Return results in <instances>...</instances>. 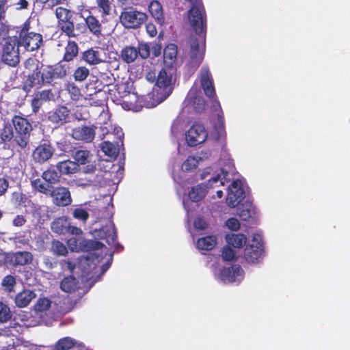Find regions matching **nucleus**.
Returning <instances> with one entry per match:
<instances>
[{
    "label": "nucleus",
    "instance_id": "f257e3e1",
    "mask_svg": "<svg viewBox=\"0 0 350 350\" xmlns=\"http://www.w3.org/2000/svg\"><path fill=\"white\" fill-rule=\"evenodd\" d=\"M191 5L188 18L196 36L189 38L190 49L187 66L193 71L202 62L206 50L207 18L202 0H186Z\"/></svg>",
    "mask_w": 350,
    "mask_h": 350
},
{
    "label": "nucleus",
    "instance_id": "f03ea898",
    "mask_svg": "<svg viewBox=\"0 0 350 350\" xmlns=\"http://www.w3.org/2000/svg\"><path fill=\"white\" fill-rule=\"evenodd\" d=\"M55 15L57 19V27L62 34H64L69 38H77L81 35L85 34L88 30L96 37L102 35V22L90 11L86 16L81 15L84 23L77 24L73 21V12L69 9L57 7L55 10Z\"/></svg>",
    "mask_w": 350,
    "mask_h": 350
},
{
    "label": "nucleus",
    "instance_id": "7ed1b4c3",
    "mask_svg": "<svg viewBox=\"0 0 350 350\" xmlns=\"http://www.w3.org/2000/svg\"><path fill=\"white\" fill-rule=\"evenodd\" d=\"M11 124L16 135L15 141L18 142L22 152H25L30 146L32 123L26 116L19 113L12 117Z\"/></svg>",
    "mask_w": 350,
    "mask_h": 350
},
{
    "label": "nucleus",
    "instance_id": "20e7f679",
    "mask_svg": "<svg viewBox=\"0 0 350 350\" xmlns=\"http://www.w3.org/2000/svg\"><path fill=\"white\" fill-rule=\"evenodd\" d=\"M55 79L52 66H44L41 64L33 72L27 77L23 84V90L29 93L34 86L42 88L46 84H50Z\"/></svg>",
    "mask_w": 350,
    "mask_h": 350
},
{
    "label": "nucleus",
    "instance_id": "39448f33",
    "mask_svg": "<svg viewBox=\"0 0 350 350\" xmlns=\"http://www.w3.org/2000/svg\"><path fill=\"white\" fill-rule=\"evenodd\" d=\"M37 183H39L37 185L39 192L46 196H50L53 204L57 206H67L72 204V198L68 187L61 186L49 189L48 185L45 186L39 181H37Z\"/></svg>",
    "mask_w": 350,
    "mask_h": 350
},
{
    "label": "nucleus",
    "instance_id": "423d86ee",
    "mask_svg": "<svg viewBox=\"0 0 350 350\" xmlns=\"http://www.w3.org/2000/svg\"><path fill=\"white\" fill-rule=\"evenodd\" d=\"M148 19L147 14L133 6L124 7L120 15V21L126 29L139 28Z\"/></svg>",
    "mask_w": 350,
    "mask_h": 350
},
{
    "label": "nucleus",
    "instance_id": "0eeeda50",
    "mask_svg": "<svg viewBox=\"0 0 350 350\" xmlns=\"http://www.w3.org/2000/svg\"><path fill=\"white\" fill-rule=\"evenodd\" d=\"M29 22L26 21L20 30L16 31L18 33V44L24 46L27 51H33L40 48L42 44V36L40 33L29 31Z\"/></svg>",
    "mask_w": 350,
    "mask_h": 350
},
{
    "label": "nucleus",
    "instance_id": "6e6552de",
    "mask_svg": "<svg viewBox=\"0 0 350 350\" xmlns=\"http://www.w3.org/2000/svg\"><path fill=\"white\" fill-rule=\"evenodd\" d=\"M200 81L204 94L210 98H214L211 105L214 111H221L220 103L215 98L216 92L213 85V79L208 66L202 67L200 72Z\"/></svg>",
    "mask_w": 350,
    "mask_h": 350
},
{
    "label": "nucleus",
    "instance_id": "1a4fd4ad",
    "mask_svg": "<svg viewBox=\"0 0 350 350\" xmlns=\"http://www.w3.org/2000/svg\"><path fill=\"white\" fill-rule=\"evenodd\" d=\"M17 36H8L3 45L2 61L12 67H16L20 62Z\"/></svg>",
    "mask_w": 350,
    "mask_h": 350
},
{
    "label": "nucleus",
    "instance_id": "9d476101",
    "mask_svg": "<svg viewBox=\"0 0 350 350\" xmlns=\"http://www.w3.org/2000/svg\"><path fill=\"white\" fill-rule=\"evenodd\" d=\"M55 152V148L51 141L48 139H42L32 151V160L36 164L43 165L50 161Z\"/></svg>",
    "mask_w": 350,
    "mask_h": 350
},
{
    "label": "nucleus",
    "instance_id": "9b49d317",
    "mask_svg": "<svg viewBox=\"0 0 350 350\" xmlns=\"http://www.w3.org/2000/svg\"><path fill=\"white\" fill-rule=\"evenodd\" d=\"M264 252L263 241L260 235L254 234L252 240L244 250L243 257L248 263H258Z\"/></svg>",
    "mask_w": 350,
    "mask_h": 350
},
{
    "label": "nucleus",
    "instance_id": "f8f14e48",
    "mask_svg": "<svg viewBox=\"0 0 350 350\" xmlns=\"http://www.w3.org/2000/svg\"><path fill=\"white\" fill-rule=\"evenodd\" d=\"M43 180L40 178H36L31 180V184L34 190L39 192V188L37 187L39 183H37V181H39L42 184L45 186L48 185L49 189L53 188L54 185L58 184L61 182V175L58 170L56 169L55 165H51L46 170H44L41 175Z\"/></svg>",
    "mask_w": 350,
    "mask_h": 350
},
{
    "label": "nucleus",
    "instance_id": "ddd939ff",
    "mask_svg": "<svg viewBox=\"0 0 350 350\" xmlns=\"http://www.w3.org/2000/svg\"><path fill=\"white\" fill-rule=\"evenodd\" d=\"M226 197L227 204L232 208L236 207L245 198V191L240 180H234L228 187Z\"/></svg>",
    "mask_w": 350,
    "mask_h": 350
},
{
    "label": "nucleus",
    "instance_id": "4468645a",
    "mask_svg": "<svg viewBox=\"0 0 350 350\" xmlns=\"http://www.w3.org/2000/svg\"><path fill=\"white\" fill-rule=\"evenodd\" d=\"M208 133L201 124H194L185 133L186 141L189 146H196L204 142Z\"/></svg>",
    "mask_w": 350,
    "mask_h": 350
},
{
    "label": "nucleus",
    "instance_id": "2eb2a0df",
    "mask_svg": "<svg viewBox=\"0 0 350 350\" xmlns=\"http://www.w3.org/2000/svg\"><path fill=\"white\" fill-rule=\"evenodd\" d=\"M98 235L101 239H105L107 243L116 251L120 252L124 249L117 241V231L113 222L111 221L109 225L103 226L99 230Z\"/></svg>",
    "mask_w": 350,
    "mask_h": 350
},
{
    "label": "nucleus",
    "instance_id": "dca6fc26",
    "mask_svg": "<svg viewBox=\"0 0 350 350\" xmlns=\"http://www.w3.org/2000/svg\"><path fill=\"white\" fill-rule=\"evenodd\" d=\"M96 129L94 125L77 126L72 129V137L76 140L90 143L94 139Z\"/></svg>",
    "mask_w": 350,
    "mask_h": 350
},
{
    "label": "nucleus",
    "instance_id": "f3484780",
    "mask_svg": "<svg viewBox=\"0 0 350 350\" xmlns=\"http://www.w3.org/2000/svg\"><path fill=\"white\" fill-rule=\"evenodd\" d=\"M16 135L14 131L13 126L11 124H5L0 131V139L1 142L7 144H10V148L12 150H16L17 152H21V147L18 142L15 141Z\"/></svg>",
    "mask_w": 350,
    "mask_h": 350
},
{
    "label": "nucleus",
    "instance_id": "a211bd4d",
    "mask_svg": "<svg viewBox=\"0 0 350 350\" xmlns=\"http://www.w3.org/2000/svg\"><path fill=\"white\" fill-rule=\"evenodd\" d=\"M156 85L158 88L157 92L164 95L165 98L167 97L172 91V77L168 76L165 68H162L157 76L156 80Z\"/></svg>",
    "mask_w": 350,
    "mask_h": 350
},
{
    "label": "nucleus",
    "instance_id": "6ab92c4d",
    "mask_svg": "<svg viewBox=\"0 0 350 350\" xmlns=\"http://www.w3.org/2000/svg\"><path fill=\"white\" fill-rule=\"evenodd\" d=\"M69 116V110L66 107L59 106L47 113V120L59 127L66 122V118Z\"/></svg>",
    "mask_w": 350,
    "mask_h": 350
},
{
    "label": "nucleus",
    "instance_id": "aec40b11",
    "mask_svg": "<svg viewBox=\"0 0 350 350\" xmlns=\"http://www.w3.org/2000/svg\"><path fill=\"white\" fill-rule=\"evenodd\" d=\"M243 271L240 265H232L224 267L220 271V278L224 282H234L239 277H242Z\"/></svg>",
    "mask_w": 350,
    "mask_h": 350
},
{
    "label": "nucleus",
    "instance_id": "412c9836",
    "mask_svg": "<svg viewBox=\"0 0 350 350\" xmlns=\"http://www.w3.org/2000/svg\"><path fill=\"white\" fill-rule=\"evenodd\" d=\"M81 59L90 66L97 65L103 62L100 51L94 48L83 51L81 54Z\"/></svg>",
    "mask_w": 350,
    "mask_h": 350
},
{
    "label": "nucleus",
    "instance_id": "4be33fe9",
    "mask_svg": "<svg viewBox=\"0 0 350 350\" xmlns=\"http://www.w3.org/2000/svg\"><path fill=\"white\" fill-rule=\"evenodd\" d=\"M33 255L28 251H18L12 253L10 262L15 266H24L31 263Z\"/></svg>",
    "mask_w": 350,
    "mask_h": 350
},
{
    "label": "nucleus",
    "instance_id": "5701e85b",
    "mask_svg": "<svg viewBox=\"0 0 350 350\" xmlns=\"http://www.w3.org/2000/svg\"><path fill=\"white\" fill-rule=\"evenodd\" d=\"M36 297V294L34 291L29 289H25L16 294L14 299L15 304L18 308H25L27 307Z\"/></svg>",
    "mask_w": 350,
    "mask_h": 350
},
{
    "label": "nucleus",
    "instance_id": "b1692460",
    "mask_svg": "<svg viewBox=\"0 0 350 350\" xmlns=\"http://www.w3.org/2000/svg\"><path fill=\"white\" fill-rule=\"evenodd\" d=\"M55 167L61 176L72 174L78 170L77 163L70 159L58 161L55 165Z\"/></svg>",
    "mask_w": 350,
    "mask_h": 350
},
{
    "label": "nucleus",
    "instance_id": "393cba45",
    "mask_svg": "<svg viewBox=\"0 0 350 350\" xmlns=\"http://www.w3.org/2000/svg\"><path fill=\"white\" fill-rule=\"evenodd\" d=\"M51 230L57 234H65L69 230V224L66 217L55 219L51 224Z\"/></svg>",
    "mask_w": 350,
    "mask_h": 350
},
{
    "label": "nucleus",
    "instance_id": "a878e982",
    "mask_svg": "<svg viewBox=\"0 0 350 350\" xmlns=\"http://www.w3.org/2000/svg\"><path fill=\"white\" fill-rule=\"evenodd\" d=\"M79 46L74 40H68L65 46L62 61L69 62L72 61L79 54Z\"/></svg>",
    "mask_w": 350,
    "mask_h": 350
},
{
    "label": "nucleus",
    "instance_id": "bb28decb",
    "mask_svg": "<svg viewBox=\"0 0 350 350\" xmlns=\"http://www.w3.org/2000/svg\"><path fill=\"white\" fill-rule=\"evenodd\" d=\"M148 10L151 16L159 25L164 23L165 18L161 4L158 1H152L148 5Z\"/></svg>",
    "mask_w": 350,
    "mask_h": 350
},
{
    "label": "nucleus",
    "instance_id": "cd10ccee",
    "mask_svg": "<svg viewBox=\"0 0 350 350\" xmlns=\"http://www.w3.org/2000/svg\"><path fill=\"white\" fill-rule=\"evenodd\" d=\"M178 54L177 45L174 43L168 44L163 51V61L167 66H172L176 60Z\"/></svg>",
    "mask_w": 350,
    "mask_h": 350
},
{
    "label": "nucleus",
    "instance_id": "c85d7f7f",
    "mask_svg": "<svg viewBox=\"0 0 350 350\" xmlns=\"http://www.w3.org/2000/svg\"><path fill=\"white\" fill-rule=\"evenodd\" d=\"M120 57L126 64L134 62L137 58L136 47L130 45L123 47L120 51Z\"/></svg>",
    "mask_w": 350,
    "mask_h": 350
},
{
    "label": "nucleus",
    "instance_id": "c756f323",
    "mask_svg": "<svg viewBox=\"0 0 350 350\" xmlns=\"http://www.w3.org/2000/svg\"><path fill=\"white\" fill-rule=\"evenodd\" d=\"M216 243V237L214 235H208L198 239L196 243V246L199 250L210 251L215 247Z\"/></svg>",
    "mask_w": 350,
    "mask_h": 350
},
{
    "label": "nucleus",
    "instance_id": "7c9ffc66",
    "mask_svg": "<svg viewBox=\"0 0 350 350\" xmlns=\"http://www.w3.org/2000/svg\"><path fill=\"white\" fill-rule=\"evenodd\" d=\"M206 192V187L203 184H199L191 189L188 196L192 202H198L205 197Z\"/></svg>",
    "mask_w": 350,
    "mask_h": 350
},
{
    "label": "nucleus",
    "instance_id": "2f4dec72",
    "mask_svg": "<svg viewBox=\"0 0 350 350\" xmlns=\"http://www.w3.org/2000/svg\"><path fill=\"white\" fill-rule=\"evenodd\" d=\"M73 159L75 160V162L77 165H85L91 161L92 154L90 151L86 149H79L75 150L72 154Z\"/></svg>",
    "mask_w": 350,
    "mask_h": 350
},
{
    "label": "nucleus",
    "instance_id": "473e14b6",
    "mask_svg": "<svg viewBox=\"0 0 350 350\" xmlns=\"http://www.w3.org/2000/svg\"><path fill=\"white\" fill-rule=\"evenodd\" d=\"M101 150L105 155L111 158L116 159L120 152L118 144H113L109 141H105L102 144Z\"/></svg>",
    "mask_w": 350,
    "mask_h": 350
},
{
    "label": "nucleus",
    "instance_id": "72a5a7b5",
    "mask_svg": "<svg viewBox=\"0 0 350 350\" xmlns=\"http://www.w3.org/2000/svg\"><path fill=\"white\" fill-rule=\"evenodd\" d=\"M226 239L228 245L236 248L242 247L247 241V238L243 234H227Z\"/></svg>",
    "mask_w": 350,
    "mask_h": 350
},
{
    "label": "nucleus",
    "instance_id": "f704fd0d",
    "mask_svg": "<svg viewBox=\"0 0 350 350\" xmlns=\"http://www.w3.org/2000/svg\"><path fill=\"white\" fill-rule=\"evenodd\" d=\"M57 148L61 152V154H72L75 150L76 148L70 140L62 138L56 143Z\"/></svg>",
    "mask_w": 350,
    "mask_h": 350
},
{
    "label": "nucleus",
    "instance_id": "c9c22d12",
    "mask_svg": "<svg viewBox=\"0 0 350 350\" xmlns=\"http://www.w3.org/2000/svg\"><path fill=\"white\" fill-rule=\"evenodd\" d=\"M50 250L56 256H66L68 252L66 246L57 239L51 241Z\"/></svg>",
    "mask_w": 350,
    "mask_h": 350
},
{
    "label": "nucleus",
    "instance_id": "e433bc0d",
    "mask_svg": "<svg viewBox=\"0 0 350 350\" xmlns=\"http://www.w3.org/2000/svg\"><path fill=\"white\" fill-rule=\"evenodd\" d=\"M231 180L230 174L228 171L225 170L224 169L221 170V174H219L214 177L211 178L208 180V184L211 186L215 183H217L219 182V185H225L226 183H229Z\"/></svg>",
    "mask_w": 350,
    "mask_h": 350
},
{
    "label": "nucleus",
    "instance_id": "4c0bfd02",
    "mask_svg": "<svg viewBox=\"0 0 350 350\" xmlns=\"http://www.w3.org/2000/svg\"><path fill=\"white\" fill-rule=\"evenodd\" d=\"M77 345V341L70 337H64L55 345V350H69Z\"/></svg>",
    "mask_w": 350,
    "mask_h": 350
},
{
    "label": "nucleus",
    "instance_id": "58836bf2",
    "mask_svg": "<svg viewBox=\"0 0 350 350\" xmlns=\"http://www.w3.org/2000/svg\"><path fill=\"white\" fill-rule=\"evenodd\" d=\"M72 217L75 219L82 222L83 224H85L90 217L88 209L85 208L82 205H80L73 210Z\"/></svg>",
    "mask_w": 350,
    "mask_h": 350
},
{
    "label": "nucleus",
    "instance_id": "ea45409f",
    "mask_svg": "<svg viewBox=\"0 0 350 350\" xmlns=\"http://www.w3.org/2000/svg\"><path fill=\"white\" fill-rule=\"evenodd\" d=\"M95 1L102 17H105L111 14L112 3L110 0Z\"/></svg>",
    "mask_w": 350,
    "mask_h": 350
},
{
    "label": "nucleus",
    "instance_id": "a19ab883",
    "mask_svg": "<svg viewBox=\"0 0 350 350\" xmlns=\"http://www.w3.org/2000/svg\"><path fill=\"white\" fill-rule=\"evenodd\" d=\"M61 289L66 293L75 291L76 288V280L73 276L64 278L60 283Z\"/></svg>",
    "mask_w": 350,
    "mask_h": 350
},
{
    "label": "nucleus",
    "instance_id": "79ce46f5",
    "mask_svg": "<svg viewBox=\"0 0 350 350\" xmlns=\"http://www.w3.org/2000/svg\"><path fill=\"white\" fill-rule=\"evenodd\" d=\"M198 165V160L193 156H189L183 163L181 170L183 172H192L195 170Z\"/></svg>",
    "mask_w": 350,
    "mask_h": 350
},
{
    "label": "nucleus",
    "instance_id": "37998d69",
    "mask_svg": "<svg viewBox=\"0 0 350 350\" xmlns=\"http://www.w3.org/2000/svg\"><path fill=\"white\" fill-rule=\"evenodd\" d=\"M237 215L243 221H248L252 217V204H241L237 208Z\"/></svg>",
    "mask_w": 350,
    "mask_h": 350
},
{
    "label": "nucleus",
    "instance_id": "c03bdc74",
    "mask_svg": "<svg viewBox=\"0 0 350 350\" xmlns=\"http://www.w3.org/2000/svg\"><path fill=\"white\" fill-rule=\"evenodd\" d=\"M69 66L66 64H62L61 62L52 66L53 72L55 79H61L66 76Z\"/></svg>",
    "mask_w": 350,
    "mask_h": 350
},
{
    "label": "nucleus",
    "instance_id": "a18cd8bd",
    "mask_svg": "<svg viewBox=\"0 0 350 350\" xmlns=\"http://www.w3.org/2000/svg\"><path fill=\"white\" fill-rule=\"evenodd\" d=\"M90 75V70L85 66H79L74 72L73 77L77 81H83Z\"/></svg>",
    "mask_w": 350,
    "mask_h": 350
},
{
    "label": "nucleus",
    "instance_id": "49530a36",
    "mask_svg": "<svg viewBox=\"0 0 350 350\" xmlns=\"http://www.w3.org/2000/svg\"><path fill=\"white\" fill-rule=\"evenodd\" d=\"M136 100V95L135 94H130L129 92L127 94H125L122 97V105L124 109H131V108L135 107Z\"/></svg>",
    "mask_w": 350,
    "mask_h": 350
},
{
    "label": "nucleus",
    "instance_id": "de8ad7c7",
    "mask_svg": "<svg viewBox=\"0 0 350 350\" xmlns=\"http://www.w3.org/2000/svg\"><path fill=\"white\" fill-rule=\"evenodd\" d=\"M12 317L10 308L2 301H0V322L8 321Z\"/></svg>",
    "mask_w": 350,
    "mask_h": 350
},
{
    "label": "nucleus",
    "instance_id": "09e8293b",
    "mask_svg": "<svg viewBox=\"0 0 350 350\" xmlns=\"http://www.w3.org/2000/svg\"><path fill=\"white\" fill-rule=\"evenodd\" d=\"M51 302L47 298H40L36 303L34 308L38 312H44L49 309Z\"/></svg>",
    "mask_w": 350,
    "mask_h": 350
},
{
    "label": "nucleus",
    "instance_id": "8fccbe9b",
    "mask_svg": "<svg viewBox=\"0 0 350 350\" xmlns=\"http://www.w3.org/2000/svg\"><path fill=\"white\" fill-rule=\"evenodd\" d=\"M37 2L43 5L46 9L53 10L55 7L64 4L67 0H36Z\"/></svg>",
    "mask_w": 350,
    "mask_h": 350
},
{
    "label": "nucleus",
    "instance_id": "3c124183",
    "mask_svg": "<svg viewBox=\"0 0 350 350\" xmlns=\"http://www.w3.org/2000/svg\"><path fill=\"white\" fill-rule=\"evenodd\" d=\"M10 7L17 10H27L29 7L30 0H9Z\"/></svg>",
    "mask_w": 350,
    "mask_h": 350
},
{
    "label": "nucleus",
    "instance_id": "603ef678",
    "mask_svg": "<svg viewBox=\"0 0 350 350\" xmlns=\"http://www.w3.org/2000/svg\"><path fill=\"white\" fill-rule=\"evenodd\" d=\"M35 96H37L42 103L50 101L54 97L52 90L51 89L38 92L35 94Z\"/></svg>",
    "mask_w": 350,
    "mask_h": 350
},
{
    "label": "nucleus",
    "instance_id": "864d4df0",
    "mask_svg": "<svg viewBox=\"0 0 350 350\" xmlns=\"http://www.w3.org/2000/svg\"><path fill=\"white\" fill-rule=\"evenodd\" d=\"M221 256L225 261H232L237 258L234 250L228 245H226L223 247Z\"/></svg>",
    "mask_w": 350,
    "mask_h": 350
},
{
    "label": "nucleus",
    "instance_id": "5fc2aeb1",
    "mask_svg": "<svg viewBox=\"0 0 350 350\" xmlns=\"http://www.w3.org/2000/svg\"><path fill=\"white\" fill-rule=\"evenodd\" d=\"M136 51L137 56L139 55L142 59H146L150 55V47L146 43H139Z\"/></svg>",
    "mask_w": 350,
    "mask_h": 350
},
{
    "label": "nucleus",
    "instance_id": "6e6d98bb",
    "mask_svg": "<svg viewBox=\"0 0 350 350\" xmlns=\"http://www.w3.org/2000/svg\"><path fill=\"white\" fill-rule=\"evenodd\" d=\"M68 91L73 100H79L82 97L80 89L74 84L68 85Z\"/></svg>",
    "mask_w": 350,
    "mask_h": 350
},
{
    "label": "nucleus",
    "instance_id": "4d7b16f0",
    "mask_svg": "<svg viewBox=\"0 0 350 350\" xmlns=\"http://www.w3.org/2000/svg\"><path fill=\"white\" fill-rule=\"evenodd\" d=\"M226 226L230 230L237 231L240 228V222L237 218L231 217L226 221Z\"/></svg>",
    "mask_w": 350,
    "mask_h": 350
},
{
    "label": "nucleus",
    "instance_id": "13d9d810",
    "mask_svg": "<svg viewBox=\"0 0 350 350\" xmlns=\"http://www.w3.org/2000/svg\"><path fill=\"white\" fill-rule=\"evenodd\" d=\"M104 244L99 241L90 240L86 242L85 247L91 250H97L102 249L104 247Z\"/></svg>",
    "mask_w": 350,
    "mask_h": 350
},
{
    "label": "nucleus",
    "instance_id": "bf43d9fd",
    "mask_svg": "<svg viewBox=\"0 0 350 350\" xmlns=\"http://www.w3.org/2000/svg\"><path fill=\"white\" fill-rule=\"evenodd\" d=\"M43 103H42L37 96L34 95L31 102L32 112L37 113L42 106Z\"/></svg>",
    "mask_w": 350,
    "mask_h": 350
},
{
    "label": "nucleus",
    "instance_id": "052dcab7",
    "mask_svg": "<svg viewBox=\"0 0 350 350\" xmlns=\"http://www.w3.org/2000/svg\"><path fill=\"white\" fill-rule=\"evenodd\" d=\"M193 224L195 228L197 230H205L207 228V223L206 220L201 217L196 218Z\"/></svg>",
    "mask_w": 350,
    "mask_h": 350
},
{
    "label": "nucleus",
    "instance_id": "680f3d73",
    "mask_svg": "<svg viewBox=\"0 0 350 350\" xmlns=\"http://www.w3.org/2000/svg\"><path fill=\"white\" fill-rule=\"evenodd\" d=\"M9 187V182L5 177L0 178V196L4 195Z\"/></svg>",
    "mask_w": 350,
    "mask_h": 350
},
{
    "label": "nucleus",
    "instance_id": "e2e57ef3",
    "mask_svg": "<svg viewBox=\"0 0 350 350\" xmlns=\"http://www.w3.org/2000/svg\"><path fill=\"white\" fill-rule=\"evenodd\" d=\"M25 222L26 219L25 217L22 215H18L14 218L12 224L16 227H21L25 224Z\"/></svg>",
    "mask_w": 350,
    "mask_h": 350
},
{
    "label": "nucleus",
    "instance_id": "0e129e2a",
    "mask_svg": "<svg viewBox=\"0 0 350 350\" xmlns=\"http://www.w3.org/2000/svg\"><path fill=\"white\" fill-rule=\"evenodd\" d=\"M96 170V166L94 163H88L83 167V172L85 174H94Z\"/></svg>",
    "mask_w": 350,
    "mask_h": 350
},
{
    "label": "nucleus",
    "instance_id": "69168bd1",
    "mask_svg": "<svg viewBox=\"0 0 350 350\" xmlns=\"http://www.w3.org/2000/svg\"><path fill=\"white\" fill-rule=\"evenodd\" d=\"M8 0H0V21L5 18L7 10L6 3Z\"/></svg>",
    "mask_w": 350,
    "mask_h": 350
},
{
    "label": "nucleus",
    "instance_id": "338daca9",
    "mask_svg": "<svg viewBox=\"0 0 350 350\" xmlns=\"http://www.w3.org/2000/svg\"><path fill=\"white\" fill-rule=\"evenodd\" d=\"M147 33L151 36L154 37L157 33V30L155 25L152 23H148L146 26Z\"/></svg>",
    "mask_w": 350,
    "mask_h": 350
},
{
    "label": "nucleus",
    "instance_id": "774afa93",
    "mask_svg": "<svg viewBox=\"0 0 350 350\" xmlns=\"http://www.w3.org/2000/svg\"><path fill=\"white\" fill-rule=\"evenodd\" d=\"M10 31V27L6 25L5 23H1L0 25V37H2L3 39H6L5 36H8Z\"/></svg>",
    "mask_w": 350,
    "mask_h": 350
}]
</instances>
